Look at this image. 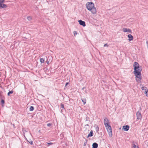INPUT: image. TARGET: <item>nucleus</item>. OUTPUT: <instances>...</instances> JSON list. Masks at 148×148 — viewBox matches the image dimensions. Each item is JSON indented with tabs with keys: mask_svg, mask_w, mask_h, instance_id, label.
I'll return each instance as SVG.
<instances>
[{
	"mask_svg": "<svg viewBox=\"0 0 148 148\" xmlns=\"http://www.w3.org/2000/svg\"><path fill=\"white\" fill-rule=\"evenodd\" d=\"M134 71V73L136 76V80L137 81H140L142 79L141 74V72L142 70L140 69L138 63L136 62H135L133 65Z\"/></svg>",
	"mask_w": 148,
	"mask_h": 148,
	"instance_id": "obj_1",
	"label": "nucleus"
},
{
	"mask_svg": "<svg viewBox=\"0 0 148 148\" xmlns=\"http://www.w3.org/2000/svg\"><path fill=\"white\" fill-rule=\"evenodd\" d=\"M86 7L87 9L91 11L93 14H96L97 12L96 9L94 7V4L93 2H88L86 4Z\"/></svg>",
	"mask_w": 148,
	"mask_h": 148,
	"instance_id": "obj_2",
	"label": "nucleus"
},
{
	"mask_svg": "<svg viewBox=\"0 0 148 148\" xmlns=\"http://www.w3.org/2000/svg\"><path fill=\"white\" fill-rule=\"evenodd\" d=\"M108 132L109 135L110 137H112V128L110 125H108V126H105Z\"/></svg>",
	"mask_w": 148,
	"mask_h": 148,
	"instance_id": "obj_3",
	"label": "nucleus"
},
{
	"mask_svg": "<svg viewBox=\"0 0 148 148\" xmlns=\"http://www.w3.org/2000/svg\"><path fill=\"white\" fill-rule=\"evenodd\" d=\"M141 108L140 107V109L136 113L137 119L141 120L142 119V116L141 113Z\"/></svg>",
	"mask_w": 148,
	"mask_h": 148,
	"instance_id": "obj_4",
	"label": "nucleus"
},
{
	"mask_svg": "<svg viewBox=\"0 0 148 148\" xmlns=\"http://www.w3.org/2000/svg\"><path fill=\"white\" fill-rule=\"evenodd\" d=\"M104 123L105 126H108L110 124V122L108 119L107 118H105L104 119Z\"/></svg>",
	"mask_w": 148,
	"mask_h": 148,
	"instance_id": "obj_5",
	"label": "nucleus"
},
{
	"mask_svg": "<svg viewBox=\"0 0 148 148\" xmlns=\"http://www.w3.org/2000/svg\"><path fill=\"white\" fill-rule=\"evenodd\" d=\"M123 31L124 32H129V33H132V30L131 29H127V28H123L122 29Z\"/></svg>",
	"mask_w": 148,
	"mask_h": 148,
	"instance_id": "obj_6",
	"label": "nucleus"
},
{
	"mask_svg": "<svg viewBox=\"0 0 148 148\" xmlns=\"http://www.w3.org/2000/svg\"><path fill=\"white\" fill-rule=\"evenodd\" d=\"M78 21L80 25L83 27H85L86 26V25L85 21H83L81 20H79Z\"/></svg>",
	"mask_w": 148,
	"mask_h": 148,
	"instance_id": "obj_7",
	"label": "nucleus"
},
{
	"mask_svg": "<svg viewBox=\"0 0 148 148\" xmlns=\"http://www.w3.org/2000/svg\"><path fill=\"white\" fill-rule=\"evenodd\" d=\"M7 7L6 5L0 2V9L6 8Z\"/></svg>",
	"mask_w": 148,
	"mask_h": 148,
	"instance_id": "obj_8",
	"label": "nucleus"
},
{
	"mask_svg": "<svg viewBox=\"0 0 148 148\" xmlns=\"http://www.w3.org/2000/svg\"><path fill=\"white\" fill-rule=\"evenodd\" d=\"M130 128V126L128 125H125L123 126V129L125 131H128Z\"/></svg>",
	"mask_w": 148,
	"mask_h": 148,
	"instance_id": "obj_9",
	"label": "nucleus"
},
{
	"mask_svg": "<svg viewBox=\"0 0 148 148\" xmlns=\"http://www.w3.org/2000/svg\"><path fill=\"white\" fill-rule=\"evenodd\" d=\"M129 38L128 40L129 41H131L133 40V36L131 34H128L127 36Z\"/></svg>",
	"mask_w": 148,
	"mask_h": 148,
	"instance_id": "obj_10",
	"label": "nucleus"
},
{
	"mask_svg": "<svg viewBox=\"0 0 148 148\" xmlns=\"http://www.w3.org/2000/svg\"><path fill=\"white\" fill-rule=\"evenodd\" d=\"M93 131L91 130L90 133L88 134V136H87V138H89V137H91L93 136Z\"/></svg>",
	"mask_w": 148,
	"mask_h": 148,
	"instance_id": "obj_11",
	"label": "nucleus"
},
{
	"mask_svg": "<svg viewBox=\"0 0 148 148\" xmlns=\"http://www.w3.org/2000/svg\"><path fill=\"white\" fill-rule=\"evenodd\" d=\"M92 147L97 148L98 147V144L96 143H94L92 144Z\"/></svg>",
	"mask_w": 148,
	"mask_h": 148,
	"instance_id": "obj_12",
	"label": "nucleus"
},
{
	"mask_svg": "<svg viewBox=\"0 0 148 148\" xmlns=\"http://www.w3.org/2000/svg\"><path fill=\"white\" fill-rule=\"evenodd\" d=\"M51 56H49L48 57L47 59L46 62L47 64H49V62L50 61V59L51 58Z\"/></svg>",
	"mask_w": 148,
	"mask_h": 148,
	"instance_id": "obj_13",
	"label": "nucleus"
},
{
	"mask_svg": "<svg viewBox=\"0 0 148 148\" xmlns=\"http://www.w3.org/2000/svg\"><path fill=\"white\" fill-rule=\"evenodd\" d=\"M145 94H146V96L148 97V90L146 87L145 88Z\"/></svg>",
	"mask_w": 148,
	"mask_h": 148,
	"instance_id": "obj_14",
	"label": "nucleus"
},
{
	"mask_svg": "<svg viewBox=\"0 0 148 148\" xmlns=\"http://www.w3.org/2000/svg\"><path fill=\"white\" fill-rule=\"evenodd\" d=\"M14 92V91L12 90H11V91H10V90H9V92H8V94H7V95H8V96H10V94H12Z\"/></svg>",
	"mask_w": 148,
	"mask_h": 148,
	"instance_id": "obj_15",
	"label": "nucleus"
},
{
	"mask_svg": "<svg viewBox=\"0 0 148 148\" xmlns=\"http://www.w3.org/2000/svg\"><path fill=\"white\" fill-rule=\"evenodd\" d=\"M5 103V101L4 99H2L1 101V104L3 106V105Z\"/></svg>",
	"mask_w": 148,
	"mask_h": 148,
	"instance_id": "obj_16",
	"label": "nucleus"
},
{
	"mask_svg": "<svg viewBox=\"0 0 148 148\" xmlns=\"http://www.w3.org/2000/svg\"><path fill=\"white\" fill-rule=\"evenodd\" d=\"M82 102H83L84 104H85L86 103V99L85 98L82 99Z\"/></svg>",
	"mask_w": 148,
	"mask_h": 148,
	"instance_id": "obj_17",
	"label": "nucleus"
},
{
	"mask_svg": "<svg viewBox=\"0 0 148 148\" xmlns=\"http://www.w3.org/2000/svg\"><path fill=\"white\" fill-rule=\"evenodd\" d=\"M40 62L41 63H43L44 62L45 60L43 58H40Z\"/></svg>",
	"mask_w": 148,
	"mask_h": 148,
	"instance_id": "obj_18",
	"label": "nucleus"
},
{
	"mask_svg": "<svg viewBox=\"0 0 148 148\" xmlns=\"http://www.w3.org/2000/svg\"><path fill=\"white\" fill-rule=\"evenodd\" d=\"M95 126H96V128H95L96 131V132H98L99 131V127L97 125H95Z\"/></svg>",
	"mask_w": 148,
	"mask_h": 148,
	"instance_id": "obj_19",
	"label": "nucleus"
},
{
	"mask_svg": "<svg viewBox=\"0 0 148 148\" xmlns=\"http://www.w3.org/2000/svg\"><path fill=\"white\" fill-rule=\"evenodd\" d=\"M60 106L61 107V108H62V109L61 110V111H62L63 110L65 109V108L64 107V105L62 103H61L60 104Z\"/></svg>",
	"mask_w": 148,
	"mask_h": 148,
	"instance_id": "obj_20",
	"label": "nucleus"
},
{
	"mask_svg": "<svg viewBox=\"0 0 148 148\" xmlns=\"http://www.w3.org/2000/svg\"><path fill=\"white\" fill-rule=\"evenodd\" d=\"M27 19L28 21H30L32 19V18L31 16H28L27 17Z\"/></svg>",
	"mask_w": 148,
	"mask_h": 148,
	"instance_id": "obj_21",
	"label": "nucleus"
},
{
	"mask_svg": "<svg viewBox=\"0 0 148 148\" xmlns=\"http://www.w3.org/2000/svg\"><path fill=\"white\" fill-rule=\"evenodd\" d=\"M34 109V107L33 106H30L29 108V110L30 111H33Z\"/></svg>",
	"mask_w": 148,
	"mask_h": 148,
	"instance_id": "obj_22",
	"label": "nucleus"
},
{
	"mask_svg": "<svg viewBox=\"0 0 148 148\" xmlns=\"http://www.w3.org/2000/svg\"><path fill=\"white\" fill-rule=\"evenodd\" d=\"M47 143V146H49L50 145H52L53 143Z\"/></svg>",
	"mask_w": 148,
	"mask_h": 148,
	"instance_id": "obj_23",
	"label": "nucleus"
},
{
	"mask_svg": "<svg viewBox=\"0 0 148 148\" xmlns=\"http://www.w3.org/2000/svg\"><path fill=\"white\" fill-rule=\"evenodd\" d=\"M28 142L31 145H32L33 144V142L32 141L30 140L29 141H28Z\"/></svg>",
	"mask_w": 148,
	"mask_h": 148,
	"instance_id": "obj_24",
	"label": "nucleus"
},
{
	"mask_svg": "<svg viewBox=\"0 0 148 148\" xmlns=\"http://www.w3.org/2000/svg\"><path fill=\"white\" fill-rule=\"evenodd\" d=\"M133 147L134 148H138V147L136 146L135 144L133 145Z\"/></svg>",
	"mask_w": 148,
	"mask_h": 148,
	"instance_id": "obj_25",
	"label": "nucleus"
},
{
	"mask_svg": "<svg viewBox=\"0 0 148 148\" xmlns=\"http://www.w3.org/2000/svg\"><path fill=\"white\" fill-rule=\"evenodd\" d=\"M5 0H0V2L2 3H3L5 2Z\"/></svg>",
	"mask_w": 148,
	"mask_h": 148,
	"instance_id": "obj_26",
	"label": "nucleus"
},
{
	"mask_svg": "<svg viewBox=\"0 0 148 148\" xmlns=\"http://www.w3.org/2000/svg\"><path fill=\"white\" fill-rule=\"evenodd\" d=\"M69 84V83L68 82H66L65 84V88H64V89H65V88H66V86L68 85V84Z\"/></svg>",
	"mask_w": 148,
	"mask_h": 148,
	"instance_id": "obj_27",
	"label": "nucleus"
},
{
	"mask_svg": "<svg viewBox=\"0 0 148 148\" xmlns=\"http://www.w3.org/2000/svg\"><path fill=\"white\" fill-rule=\"evenodd\" d=\"M87 140H86V142H84V146H85L86 145L87 143Z\"/></svg>",
	"mask_w": 148,
	"mask_h": 148,
	"instance_id": "obj_28",
	"label": "nucleus"
},
{
	"mask_svg": "<svg viewBox=\"0 0 148 148\" xmlns=\"http://www.w3.org/2000/svg\"><path fill=\"white\" fill-rule=\"evenodd\" d=\"M51 125V124L50 123H48L47 124V126L48 127L50 126Z\"/></svg>",
	"mask_w": 148,
	"mask_h": 148,
	"instance_id": "obj_29",
	"label": "nucleus"
},
{
	"mask_svg": "<svg viewBox=\"0 0 148 148\" xmlns=\"http://www.w3.org/2000/svg\"><path fill=\"white\" fill-rule=\"evenodd\" d=\"M73 34H74V36H75V35L77 34V32L76 31H74L73 32Z\"/></svg>",
	"mask_w": 148,
	"mask_h": 148,
	"instance_id": "obj_30",
	"label": "nucleus"
},
{
	"mask_svg": "<svg viewBox=\"0 0 148 148\" xmlns=\"http://www.w3.org/2000/svg\"><path fill=\"white\" fill-rule=\"evenodd\" d=\"M108 44H107V43H106V44H105L104 45V47H106H106H108Z\"/></svg>",
	"mask_w": 148,
	"mask_h": 148,
	"instance_id": "obj_31",
	"label": "nucleus"
},
{
	"mask_svg": "<svg viewBox=\"0 0 148 148\" xmlns=\"http://www.w3.org/2000/svg\"><path fill=\"white\" fill-rule=\"evenodd\" d=\"M88 119H89V118H88L86 117V121H88Z\"/></svg>",
	"mask_w": 148,
	"mask_h": 148,
	"instance_id": "obj_32",
	"label": "nucleus"
},
{
	"mask_svg": "<svg viewBox=\"0 0 148 148\" xmlns=\"http://www.w3.org/2000/svg\"><path fill=\"white\" fill-rule=\"evenodd\" d=\"M145 87H142L141 88V89H142L143 90H144V88H145Z\"/></svg>",
	"mask_w": 148,
	"mask_h": 148,
	"instance_id": "obj_33",
	"label": "nucleus"
},
{
	"mask_svg": "<svg viewBox=\"0 0 148 148\" xmlns=\"http://www.w3.org/2000/svg\"><path fill=\"white\" fill-rule=\"evenodd\" d=\"M85 125V126H89V125L88 124H87Z\"/></svg>",
	"mask_w": 148,
	"mask_h": 148,
	"instance_id": "obj_34",
	"label": "nucleus"
},
{
	"mask_svg": "<svg viewBox=\"0 0 148 148\" xmlns=\"http://www.w3.org/2000/svg\"><path fill=\"white\" fill-rule=\"evenodd\" d=\"M146 44H147V45L148 44V41H147V42H146Z\"/></svg>",
	"mask_w": 148,
	"mask_h": 148,
	"instance_id": "obj_35",
	"label": "nucleus"
},
{
	"mask_svg": "<svg viewBox=\"0 0 148 148\" xmlns=\"http://www.w3.org/2000/svg\"><path fill=\"white\" fill-rule=\"evenodd\" d=\"M85 88V87H83V88H82V90H83L84 88Z\"/></svg>",
	"mask_w": 148,
	"mask_h": 148,
	"instance_id": "obj_36",
	"label": "nucleus"
},
{
	"mask_svg": "<svg viewBox=\"0 0 148 148\" xmlns=\"http://www.w3.org/2000/svg\"><path fill=\"white\" fill-rule=\"evenodd\" d=\"M92 148H96L92 147Z\"/></svg>",
	"mask_w": 148,
	"mask_h": 148,
	"instance_id": "obj_37",
	"label": "nucleus"
}]
</instances>
